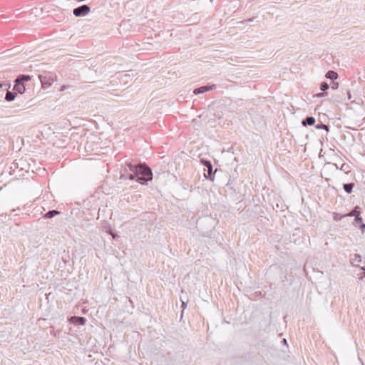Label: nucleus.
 Listing matches in <instances>:
<instances>
[{
	"mask_svg": "<svg viewBox=\"0 0 365 365\" xmlns=\"http://www.w3.org/2000/svg\"><path fill=\"white\" fill-rule=\"evenodd\" d=\"M125 167L132 172L128 176L125 173L120 175V179L128 178L130 180H136L142 185H146L153 180L151 168L145 163L133 164L132 162H126Z\"/></svg>",
	"mask_w": 365,
	"mask_h": 365,
	"instance_id": "f257e3e1",
	"label": "nucleus"
},
{
	"mask_svg": "<svg viewBox=\"0 0 365 365\" xmlns=\"http://www.w3.org/2000/svg\"><path fill=\"white\" fill-rule=\"evenodd\" d=\"M201 163L206 168L204 173L205 178L213 181L215 178V173L212 172V165L211 162L207 160L202 159Z\"/></svg>",
	"mask_w": 365,
	"mask_h": 365,
	"instance_id": "f03ea898",
	"label": "nucleus"
},
{
	"mask_svg": "<svg viewBox=\"0 0 365 365\" xmlns=\"http://www.w3.org/2000/svg\"><path fill=\"white\" fill-rule=\"evenodd\" d=\"M91 11L90 6L86 4L81 5L73 10V14L76 17H83L89 14Z\"/></svg>",
	"mask_w": 365,
	"mask_h": 365,
	"instance_id": "7ed1b4c3",
	"label": "nucleus"
},
{
	"mask_svg": "<svg viewBox=\"0 0 365 365\" xmlns=\"http://www.w3.org/2000/svg\"><path fill=\"white\" fill-rule=\"evenodd\" d=\"M38 77L43 88H48L53 83V78L51 76L39 75Z\"/></svg>",
	"mask_w": 365,
	"mask_h": 365,
	"instance_id": "20e7f679",
	"label": "nucleus"
},
{
	"mask_svg": "<svg viewBox=\"0 0 365 365\" xmlns=\"http://www.w3.org/2000/svg\"><path fill=\"white\" fill-rule=\"evenodd\" d=\"M215 88H216V86L215 84H213L212 86H200L199 88H195L193 91V93L195 95H198V94H200V93H204L205 92L212 91V90L215 89Z\"/></svg>",
	"mask_w": 365,
	"mask_h": 365,
	"instance_id": "39448f33",
	"label": "nucleus"
},
{
	"mask_svg": "<svg viewBox=\"0 0 365 365\" xmlns=\"http://www.w3.org/2000/svg\"><path fill=\"white\" fill-rule=\"evenodd\" d=\"M68 321L70 323L75 325H84L86 322V319L85 317H83L73 316L68 319Z\"/></svg>",
	"mask_w": 365,
	"mask_h": 365,
	"instance_id": "423d86ee",
	"label": "nucleus"
},
{
	"mask_svg": "<svg viewBox=\"0 0 365 365\" xmlns=\"http://www.w3.org/2000/svg\"><path fill=\"white\" fill-rule=\"evenodd\" d=\"M13 91L17 93H19V94H23L25 93L26 91V87H25V85L24 83H21L20 82H18L16 81V80H15V85L13 88Z\"/></svg>",
	"mask_w": 365,
	"mask_h": 365,
	"instance_id": "0eeeda50",
	"label": "nucleus"
},
{
	"mask_svg": "<svg viewBox=\"0 0 365 365\" xmlns=\"http://www.w3.org/2000/svg\"><path fill=\"white\" fill-rule=\"evenodd\" d=\"M353 225L355 227H359V229H361L362 230V232H364L365 224L363 223L362 218L360 216H356V217H355V219L354 220V222H353Z\"/></svg>",
	"mask_w": 365,
	"mask_h": 365,
	"instance_id": "6e6552de",
	"label": "nucleus"
},
{
	"mask_svg": "<svg viewBox=\"0 0 365 365\" xmlns=\"http://www.w3.org/2000/svg\"><path fill=\"white\" fill-rule=\"evenodd\" d=\"M315 118L312 116H308L302 121L304 126L313 125L315 123Z\"/></svg>",
	"mask_w": 365,
	"mask_h": 365,
	"instance_id": "1a4fd4ad",
	"label": "nucleus"
},
{
	"mask_svg": "<svg viewBox=\"0 0 365 365\" xmlns=\"http://www.w3.org/2000/svg\"><path fill=\"white\" fill-rule=\"evenodd\" d=\"M66 11H61L59 13L55 14L54 19L57 22H63L66 19Z\"/></svg>",
	"mask_w": 365,
	"mask_h": 365,
	"instance_id": "9d476101",
	"label": "nucleus"
},
{
	"mask_svg": "<svg viewBox=\"0 0 365 365\" xmlns=\"http://www.w3.org/2000/svg\"><path fill=\"white\" fill-rule=\"evenodd\" d=\"M360 208L359 206H356L350 212H349L347 215H345L346 216L353 217L354 216L356 217V216H360Z\"/></svg>",
	"mask_w": 365,
	"mask_h": 365,
	"instance_id": "9b49d317",
	"label": "nucleus"
},
{
	"mask_svg": "<svg viewBox=\"0 0 365 365\" xmlns=\"http://www.w3.org/2000/svg\"><path fill=\"white\" fill-rule=\"evenodd\" d=\"M361 257L359 254H354L352 257L350 258V262L353 266H357L355 262H361Z\"/></svg>",
	"mask_w": 365,
	"mask_h": 365,
	"instance_id": "f8f14e48",
	"label": "nucleus"
},
{
	"mask_svg": "<svg viewBox=\"0 0 365 365\" xmlns=\"http://www.w3.org/2000/svg\"><path fill=\"white\" fill-rule=\"evenodd\" d=\"M59 213H60V212H58L56 210H49L46 213L44 214L43 217L47 218V219H51V218L53 217L54 216L58 215Z\"/></svg>",
	"mask_w": 365,
	"mask_h": 365,
	"instance_id": "ddd939ff",
	"label": "nucleus"
},
{
	"mask_svg": "<svg viewBox=\"0 0 365 365\" xmlns=\"http://www.w3.org/2000/svg\"><path fill=\"white\" fill-rule=\"evenodd\" d=\"M326 78H329L330 80H336L337 78H338V74L336 72L334 71H329L326 75H325Z\"/></svg>",
	"mask_w": 365,
	"mask_h": 365,
	"instance_id": "4468645a",
	"label": "nucleus"
},
{
	"mask_svg": "<svg viewBox=\"0 0 365 365\" xmlns=\"http://www.w3.org/2000/svg\"><path fill=\"white\" fill-rule=\"evenodd\" d=\"M16 80L18 82L24 83V82H27L31 80V76L29 75H20Z\"/></svg>",
	"mask_w": 365,
	"mask_h": 365,
	"instance_id": "2eb2a0df",
	"label": "nucleus"
},
{
	"mask_svg": "<svg viewBox=\"0 0 365 365\" xmlns=\"http://www.w3.org/2000/svg\"><path fill=\"white\" fill-rule=\"evenodd\" d=\"M16 96V93L7 91L6 93L5 100L6 101H12L15 99Z\"/></svg>",
	"mask_w": 365,
	"mask_h": 365,
	"instance_id": "dca6fc26",
	"label": "nucleus"
},
{
	"mask_svg": "<svg viewBox=\"0 0 365 365\" xmlns=\"http://www.w3.org/2000/svg\"><path fill=\"white\" fill-rule=\"evenodd\" d=\"M343 187H344V191L346 193L349 194L352 192V190L354 187V184L353 183H344L343 185Z\"/></svg>",
	"mask_w": 365,
	"mask_h": 365,
	"instance_id": "f3484780",
	"label": "nucleus"
},
{
	"mask_svg": "<svg viewBox=\"0 0 365 365\" xmlns=\"http://www.w3.org/2000/svg\"><path fill=\"white\" fill-rule=\"evenodd\" d=\"M43 13L42 9L34 8L30 11V14L35 16H39Z\"/></svg>",
	"mask_w": 365,
	"mask_h": 365,
	"instance_id": "a211bd4d",
	"label": "nucleus"
},
{
	"mask_svg": "<svg viewBox=\"0 0 365 365\" xmlns=\"http://www.w3.org/2000/svg\"><path fill=\"white\" fill-rule=\"evenodd\" d=\"M315 128L317 129H324V130H326L327 131H329V126L327 125H326V124L322 123L316 125Z\"/></svg>",
	"mask_w": 365,
	"mask_h": 365,
	"instance_id": "6ab92c4d",
	"label": "nucleus"
},
{
	"mask_svg": "<svg viewBox=\"0 0 365 365\" xmlns=\"http://www.w3.org/2000/svg\"><path fill=\"white\" fill-rule=\"evenodd\" d=\"M329 86L327 82H323L320 85V89L324 92L326 91L327 89H329Z\"/></svg>",
	"mask_w": 365,
	"mask_h": 365,
	"instance_id": "aec40b11",
	"label": "nucleus"
},
{
	"mask_svg": "<svg viewBox=\"0 0 365 365\" xmlns=\"http://www.w3.org/2000/svg\"><path fill=\"white\" fill-rule=\"evenodd\" d=\"M344 217H345V215H339L337 213H334L333 219H334V221L337 222V221L341 220Z\"/></svg>",
	"mask_w": 365,
	"mask_h": 365,
	"instance_id": "412c9836",
	"label": "nucleus"
},
{
	"mask_svg": "<svg viewBox=\"0 0 365 365\" xmlns=\"http://www.w3.org/2000/svg\"><path fill=\"white\" fill-rule=\"evenodd\" d=\"M11 50H9V49L1 51V55H3V56H1V58L7 57V56L11 55Z\"/></svg>",
	"mask_w": 365,
	"mask_h": 365,
	"instance_id": "4be33fe9",
	"label": "nucleus"
},
{
	"mask_svg": "<svg viewBox=\"0 0 365 365\" xmlns=\"http://www.w3.org/2000/svg\"><path fill=\"white\" fill-rule=\"evenodd\" d=\"M327 93H325V92L319 93L314 94V95L313 96V97H314V98H322V97H324V96H327Z\"/></svg>",
	"mask_w": 365,
	"mask_h": 365,
	"instance_id": "5701e85b",
	"label": "nucleus"
},
{
	"mask_svg": "<svg viewBox=\"0 0 365 365\" xmlns=\"http://www.w3.org/2000/svg\"><path fill=\"white\" fill-rule=\"evenodd\" d=\"M108 233L112 235L113 239H116L118 237V235L114 233L112 230H110Z\"/></svg>",
	"mask_w": 365,
	"mask_h": 365,
	"instance_id": "b1692460",
	"label": "nucleus"
},
{
	"mask_svg": "<svg viewBox=\"0 0 365 365\" xmlns=\"http://www.w3.org/2000/svg\"><path fill=\"white\" fill-rule=\"evenodd\" d=\"M338 86H339V83H333V85L331 87L333 89H336V88H338Z\"/></svg>",
	"mask_w": 365,
	"mask_h": 365,
	"instance_id": "393cba45",
	"label": "nucleus"
},
{
	"mask_svg": "<svg viewBox=\"0 0 365 365\" xmlns=\"http://www.w3.org/2000/svg\"><path fill=\"white\" fill-rule=\"evenodd\" d=\"M68 87V86H65V85L62 86L61 87V88H60V91H65Z\"/></svg>",
	"mask_w": 365,
	"mask_h": 365,
	"instance_id": "a878e982",
	"label": "nucleus"
},
{
	"mask_svg": "<svg viewBox=\"0 0 365 365\" xmlns=\"http://www.w3.org/2000/svg\"><path fill=\"white\" fill-rule=\"evenodd\" d=\"M347 98H348V100H350L351 98V95L349 91L347 92Z\"/></svg>",
	"mask_w": 365,
	"mask_h": 365,
	"instance_id": "bb28decb",
	"label": "nucleus"
},
{
	"mask_svg": "<svg viewBox=\"0 0 365 365\" xmlns=\"http://www.w3.org/2000/svg\"><path fill=\"white\" fill-rule=\"evenodd\" d=\"M253 19H254L253 18H251V19L245 20V22H251V21H253Z\"/></svg>",
	"mask_w": 365,
	"mask_h": 365,
	"instance_id": "cd10ccee",
	"label": "nucleus"
},
{
	"mask_svg": "<svg viewBox=\"0 0 365 365\" xmlns=\"http://www.w3.org/2000/svg\"><path fill=\"white\" fill-rule=\"evenodd\" d=\"M187 304L186 303H185L184 302H182V307L183 309H185L186 307Z\"/></svg>",
	"mask_w": 365,
	"mask_h": 365,
	"instance_id": "c85d7f7f",
	"label": "nucleus"
},
{
	"mask_svg": "<svg viewBox=\"0 0 365 365\" xmlns=\"http://www.w3.org/2000/svg\"><path fill=\"white\" fill-rule=\"evenodd\" d=\"M346 167H348L346 165H343L342 167H341V169L342 170H346Z\"/></svg>",
	"mask_w": 365,
	"mask_h": 365,
	"instance_id": "c756f323",
	"label": "nucleus"
},
{
	"mask_svg": "<svg viewBox=\"0 0 365 365\" xmlns=\"http://www.w3.org/2000/svg\"><path fill=\"white\" fill-rule=\"evenodd\" d=\"M364 277H365V272H364V276H363V277H359V279H360V280H362V279H364Z\"/></svg>",
	"mask_w": 365,
	"mask_h": 365,
	"instance_id": "7c9ffc66",
	"label": "nucleus"
},
{
	"mask_svg": "<svg viewBox=\"0 0 365 365\" xmlns=\"http://www.w3.org/2000/svg\"><path fill=\"white\" fill-rule=\"evenodd\" d=\"M361 269H362V270L365 271V267H361Z\"/></svg>",
	"mask_w": 365,
	"mask_h": 365,
	"instance_id": "2f4dec72",
	"label": "nucleus"
},
{
	"mask_svg": "<svg viewBox=\"0 0 365 365\" xmlns=\"http://www.w3.org/2000/svg\"><path fill=\"white\" fill-rule=\"evenodd\" d=\"M282 341H283V343H284V344H286V343H287V341H286V339H284Z\"/></svg>",
	"mask_w": 365,
	"mask_h": 365,
	"instance_id": "473e14b6",
	"label": "nucleus"
},
{
	"mask_svg": "<svg viewBox=\"0 0 365 365\" xmlns=\"http://www.w3.org/2000/svg\"><path fill=\"white\" fill-rule=\"evenodd\" d=\"M66 14L67 15H71L70 13L68 11H66Z\"/></svg>",
	"mask_w": 365,
	"mask_h": 365,
	"instance_id": "72a5a7b5",
	"label": "nucleus"
},
{
	"mask_svg": "<svg viewBox=\"0 0 365 365\" xmlns=\"http://www.w3.org/2000/svg\"><path fill=\"white\" fill-rule=\"evenodd\" d=\"M124 77H125V78H127V77H128V75H127V74L124 75Z\"/></svg>",
	"mask_w": 365,
	"mask_h": 365,
	"instance_id": "f704fd0d",
	"label": "nucleus"
}]
</instances>
